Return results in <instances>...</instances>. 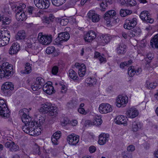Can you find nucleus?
I'll return each mask as SVG.
<instances>
[{
	"instance_id": "f257e3e1",
	"label": "nucleus",
	"mask_w": 158,
	"mask_h": 158,
	"mask_svg": "<svg viewBox=\"0 0 158 158\" xmlns=\"http://www.w3.org/2000/svg\"><path fill=\"white\" fill-rule=\"evenodd\" d=\"M39 111L43 114H48L49 115L53 116L57 113V107L51 103L47 102L41 105Z\"/></svg>"
},
{
	"instance_id": "f03ea898",
	"label": "nucleus",
	"mask_w": 158,
	"mask_h": 158,
	"mask_svg": "<svg viewBox=\"0 0 158 158\" xmlns=\"http://www.w3.org/2000/svg\"><path fill=\"white\" fill-rule=\"evenodd\" d=\"M116 15L115 11L113 10H109L105 14L104 19L107 26H113L119 21V19Z\"/></svg>"
},
{
	"instance_id": "7ed1b4c3",
	"label": "nucleus",
	"mask_w": 158,
	"mask_h": 158,
	"mask_svg": "<svg viewBox=\"0 0 158 158\" xmlns=\"http://www.w3.org/2000/svg\"><path fill=\"white\" fill-rule=\"evenodd\" d=\"M12 66L7 62L0 65V78L12 76L13 74Z\"/></svg>"
},
{
	"instance_id": "20e7f679",
	"label": "nucleus",
	"mask_w": 158,
	"mask_h": 158,
	"mask_svg": "<svg viewBox=\"0 0 158 158\" xmlns=\"http://www.w3.org/2000/svg\"><path fill=\"white\" fill-rule=\"evenodd\" d=\"M37 125L36 122H32L28 125H25L23 126L22 129L24 132L31 136H36L40 134V132L38 131L37 129L35 128L34 127H36Z\"/></svg>"
},
{
	"instance_id": "39448f33",
	"label": "nucleus",
	"mask_w": 158,
	"mask_h": 158,
	"mask_svg": "<svg viewBox=\"0 0 158 158\" xmlns=\"http://www.w3.org/2000/svg\"><path fill=\"white\" fill-rule=\"evenodd\" d=\"M69 39V34L68 32L59 33L55 40L54 44L61 47L64 45V43Z\"/></svg>"
},
{
	"instance_id": "423d86ee",
	"label": "nucleus",
	"mask_w": 158,
	"mask_h": 158,
	"mask_svg": "<svg viewBox=\"0 0 158 158\" xmlns=\"http://www.w3.org/2000/svg\"><path fill=\"white\" fill-rule=\"evenodd\" d=\"M29 111L28 109L24 108L19 111L20 116L21 117L22 121L25 124L28 125L29 123H31V118L28 115Z\"/></svg>"
},
{
	"instance_id": "0eeeda50",
	"label": "nucleus",
	"mask_w": 158,
	"mask_h": 158,
	"mask_svg": "<svg viewBox=\"0 0 158 158\" xmlns=\"http://www.w3.org/2000/svg\"><path fill=\"white\" fill-rule=\"evenodd\" d=\"M10 115V111L5 101L0 99V115L3 117L8 118Z\"/></svg>"
},
{
	"instance_id": "6e6552de",
	"label": "nucleus",
	"mask_w": 158,
	"mask_h": 158,
	"mask_svg": "<svg viewBox=\"0 0 158 158\" xmlns=\"http://www.w3.org/2000/svg\"><path fill=\"white\" fill-rule=\"evenodd\" d=\"M38 39L41 44L47 45L49 44L52 42V37L51 35H43L42 33H40L38 34Z\"/></svg>"
},
{
	"instance_id": "1a4fd4ad",
	"label": "nucleus",
	"mask_w": 158,
	"mask_h": 158,
	"mask_svg": "<svg viewBox=\"0 0 158 158\" xmlns=\"http://www.w3.org/2000/svg\"><path fill=\"white\" fill-rule=\"evenodd\" d=\"M14 89V85L11 82H6L2 86V89L5 96H10Z\"/></svg>"
},
{
	"instance_id": "9d476101",
	"label": "nucleus",
	"mask_w": 158,
	"mask_h": 158,
	"mask_svg": "<svg viewBox=\"0 0 158 158\" xmlns=\"http://www.w3.org/2000/svg\"><path fill=\"white\" fill-rule=\"evenodd\" d=\"M34 3L36 7L41 9H47L50 5L49 0H34Z\"/></svg>"
},
{
	"instance_id": "9b49d317",
	"label": "nucleus",
	"mask_w": 158,
	"mask_h": 158,
	"mask_svg": "<svg viewBox=\"0 0 158 158\" xmlns=\"http://www.w3.org/2000/svg\"><path fill=\"white\" fill-rule=\"evenodd\" d=\"M137 19L136 18H128L125 21L124 27L127 29H131L136 25Z\"/></svg>"
},
{
	"instance_id": "f8f14e48",
	"label": "nucleus",
	"mask_w": 158,
	"mask_h": 158,
	"mask_svg": "<svg viewBox=\"0 0 158 158\" xmlns=\"http://www.w3.org/2000/svg\"><path fill=\"white\" fill-rule=\"evenodd\" d=\"M128 102V98L127 96H118L116 99V106L118 107H124L126 106Z\"/></svg>"
},
{
	"instance_id": "ddd939ff",
	"label": "nucleus",
	"mask_w": 158,
	"mask_h": 158,
	"mask_svg": "<svg viewBox=\"0 0 158 158\" xmlns=\"http://www.w3.org/2000/svg\"><path fill=\"white\" fill-rule=\"evenodd\" d=\"M98 110L101 113L105 114L111 112L113 109L112 106L108 103H102L99 105Z\"/></svg>"
},
{
	"instance_id": "4468645a",
	"label": "nucleus",
	"mask_w": 158,
	"mask_h": 158,
	"mask_svg": "<svg viewBox=\"0 0 158 158\" xmlns=\"http://www.w3.org/2000/svg\"><path fill=\"white\" fill-rule=\"evenodd\" d=\"M140 17L142 21L147 23H152L154 21L153 19L151 18L149 12L147 11H142L140 14Z\"/></svg>"
},
{
	"instance_id": "2eb2a0df",
	"label": "nucleus",
	"mask_w": 158,
	"mask_h": 158,
	"mask_svg": "<svg viewBox=\"0 0 158 158\" xmlns=\"http://www.w3.org/2000/svg\"><path fill=\"white\" fill-rule=\"evenodd\" d=\"M5 146L11 152H17L19 149V146L13 141L6 142L5 144Z\"/></svg>"
},
{
	"instance_id": "dca6fc26",
	"label": "nucleus",
	"mask_w": 158,
	"mask_h": 158,
	"mask_svg": "<svg viewBox=\"0 0 158 158\" xmlns=\"http://www.w3.org/2000/svg\"><path fill=\"white\" fill-rule=\"evenodd\" d=\"M96 37V34L93 31H89L85 35L84 39L86 42H90Z\"/></svg>"
},
{
	"instance_id": "f3484780",
	"label": "nucleus",
	"mask_w": 158,
	"mask_h": 158,
	"mask_svg": "<svg viewBox=\"0 0 158 158\" xmlns=\"http://www.w3.org/2000/svg\"><path fill=\"white\" fill-rule=\"evenodd\" d=\"M88 18L93 22L96 23L98 22L100 20V15L96 13L94 10H90L88 13Z\"/></svg>"
},
{
	"instance_id": "a211bd4d",
	"label": "nucleus",
	"mask_w": 158,
	"mask_h": 158,
	"mask_svg": "<svg viewBox=\"0 0 158 158\" xmlns=\"http://www.w3.org/2000/svg\"><path fill=\"white\" fill-rule=\"evenodd\" d=\"M43 91L47 94H51L54 91V88L52 85V83L48 82L43 85Z\"/></svg>"
},
{
	"instance_id": "6ab92c4d",
	"label": "nucleus",
	"mask_w": 158,
	"mask_h": 158,
	"mask_svg": "<svg viewBox=\"0 0 158 158\" xmlns=\"http://www.w3.org/2000/svg\"><path fill=\"white\" fill-rule=\"evenodd\" d=\"M15 16L16 19L19 21H25L27 19V16L23 10H18Z\"/></svg>"
},
{
	"instance_id": "aec40b11",
	"label": "nucleus",
	"mask_w": 158,
	"mask_h": 158,
	"mask_svg": "<svg viewBox=\"0 0 158 158\" xmlns=\"http://www.w3.org/2000/svg\"><path fill=\"white\" fill-rule=\"evenodd\" d=\"M127 116L131 118H134L139 114V111L135 108L132 107L127 112Z\"/></svg>"
},
{
	"instance_id": "412c9836",
	"label": "nucleus",
	"mask_w": 158,
	"mask_h": 158,
	"mask_svg": "<svg viewBox=\"0 0 158 158\" xmlns=\"http://www.w3.org/2000/svg\"><path fill=\"white\" fill-rule=\"evenodd\" d=\"M20 49V45L17 42L13 43L9 50V52L10 54L13 55L16 53Z\"/></svg>"
},
{
	"instance_id": "4be33fe9",
	"label": "nucleus",
	"mask_w": 158,
	"mask_h": 158,
	"mask_svg": "<svg viewBox=\"0 0 158 158\" xmlns=\"http://www.w3.org/2000/svg\"><path fill=\"white\" fill-rule=\"evenodd\" d=\"M109 135L108 134H101L99 136V139L98 141V143L101 145L105 144L108 141Z\"/></svg>"
},
{
	"instance_id": "5701e85b",
	"label": "nucleus",
	"mask_w": 158,
	"mask_h": 158,
	"mask_svg": "<svg viewBox=\"0 0 158 158\" xmlns=\"http://www.w3.org/2000/svg\"><path fill=\"white\" fill-rule=\"evenodd\" d=\"M117 124H123L126 126L127 125V118L123 115L117 116L115 119Z\"/></svg>"
},
{
	"instance_id": "b1692460",
	"label": "nucleus",
	"mask_w": 158,
	"mask_h": 158,
	"mask_svg": "<svg viewBox=\"0 0 158 158\" xmlns=\"http://www.w3.org/2000/svg\"><path fill=\"white\" fill-rule=\"evenodd\" d=\"M0 36L3 40H6V41H7V44H8L10 37L9 31L7 30H1L0 31Z\"/></svg>"
},
{
	"instance_id": "393cba45",
	"label": "nucleus",
	"mask_w": 158,
	"mask_h": 158,
	"mask_svg": "<svg viewBox=\"0 0 158 158\" xmlns=\"http://www.w3.org/2000/svg\"><path fill=\"white\" fill-rule=\"evenodd\" d=\"M102 122V120L101 119V117L100 116H96L94 117V120L93 123L90 121H88L87 123L89 125L91 124L98 126L101 125Z\"/></svg>"
},
{
	"instance_id": "a878e982",
	"label": "nucleus",
	"mask_w": 158,
	"mask_h": 158,
	"mask_svg": "<svg viewBox=\"0 0 158 158\" xmlns=\"http://www.w3.org/2000/svg\"><path fill=\"white\" fill-rule=\"evenodd\" d=\"M79 141V136L74 134L70 135V144L76 145Z\"/></svg>"
},
{
	"instance_id": "bb28decb",
	"label": "nucleus",
	"mask_w": 158,
	"mask_h": 158,
	"mask_svg": "<svg viewBox=\"0 0 158 158\" xmlns=\"http://www.w3.org/2000/svg\"><path fill=\"white\" fill-rule=\"evenodd\" d=\"M142 124L139 122L134 121L132 123L131 126L132 130L134 132L139 131L142 127Z\"/></svg>"
},
{
	"instance_id": "cd10ccee",
	"label": "nucleus",
	"mask_w": 158,
	"mask_h": 158,
	"mask_svg": "<svg viewBox=\"0 0 158 158\" xmlns=\"http://www.w3.org/2000/svg\"><path fill=\"white\" fill-rule=\"evenodd\" d=\"M26 36L25 31L23 30L18 31L15 35L17 40H22L25 39Z\"/></svg>"
},
{
	"instance_id": "c85d7f7f",
	"label": "nucleus",
	"mask_w": 158,
	"mask_h": 158,
	"mask_svg": "<svg viewBox=\"0 0 158 158\" xmlns=\"http://www.w3.org/2000/svg\"><path fill=\"white\" fill-rule=\"evenodd\" d=\"M117 50L118 54H124L126 51V46L122 43H120L117 48Z\"/></svg>"
},
{
	"instance_id": "c756f323",
	"label": "nucleus",
	"mask_w": 158,
	"mask_h": 158,
	"mask_svg": "<svg viewBox=\"0 0 158 158\" xmlns=\"http://www.w3.org/2000/svg\"><path fill=\"white\" fill-rule=\"evenodd\" d=\"M114 35H111L109 34H106L102 36V42L103 44H107L109 43L111 40L114 37Z\"/></svg>"
},
{
	"instance_id": "7c9ffc66",
	"label": "nucleus",
	"mask_w": 158,
	"mask_h": 158,
	"mask_svg": "<svg viewBox=\"0 0 158 158\" xmlns=\"http://www.w3.org/2000/svg\"><path fill=\"white\" fill-rule=\"evenodd\" d=\"M150 45L152 48L155 47L156 48H158V34L154 35L151 39Z\"/></svg>"
},
{
	"instance_id": "2f4dec72",
	"label": "nucleus",
	"mask_w": 158,
	"mask_h": 158,
	"mask_svg": "<svg viewBox=\"0 0 158 158\" xmlns=\"http://www.w3.org/2000/svg\"><path fill=\"white\" fill-rule=\"evenodd\" d=\"M31 72V68L29 63H27L25 64L24 69L20 71L22 74H28Z\"/></svg>"
},
{
	"instance_id": "473e14b6",
	"label": "nucleus",
	"mask_w": 158,
	"mask_h": 158,
	"mask_svg": "<svg viewBox=\"0 0 158 158\" xmlns=\"http://www.w3.org/2000/svg\"><path fill=\"white\" fill-rule=\"evenodd\" d=\"M94 57L98 58L101 63H105L106 61V59L104 57V56L101 55L99 52H95L94 53Z\"/></svg>"
},
{
	"instance_id": "72a5a7b5",
	"label": "nucleus",
	"mask_w": 158,
	"mask_h": 158,
	"mask_svg": "<svg viewBox=\"0 0 158 158\" xmlns=\"http://www.w3.org/2000/svg\"><path fill=\"white\" fill-rule=\"evenodd\" d=\"M158 84V81H157L153 82H150L149 81H147L145 86L146 87L149 89H154L157 86Z\"/></svg>"
},
{
	"instance_id": "f704fd0d",
	"label": "nucleus",
	"mask_w": 158,
	"mask_h": 158,
	"mask_svg": "<svg viewBox=\"0 0 158 158\" xmlns=\"http://www.w3.org/2000/svg\"><path fill=\"white\" fill-rule=\"evenodd\" d=\"M85 82L87 86H92L96 84V80L94 78H88L85 80Z\"/></svg>"
},
{
	"instance_id": "c9c22d12",
	"label": "nucleus",
	"mask_w": 158,
	"mask_h": 158,
	"mask_svg": "<svg viewBox=\"0 0 158 158\" xmlns=\"http://www.w3.org/2000/svg\"><path fill=\"white\" fill-rule=\"evenodd\" d=\"M52 4L54 6H59L65 2V0H51Z\"/></svg>"
},
{
	"instance_id": "e433bc0d",
	"label": "nucleus",
	"mask_w": 158,
	"mask_h": 158,
	"mask_svg": "<svg viewBox=\"0 0 158 158\" xmlns=\"http://www.w3.org/2000/svg\"><path fill=\"white\" fill-rule=\"evenodd\" d=\"M54 19V17L53 16H49L48 17H45L43 19L44 23L47 24H50L53 21Z\"/></svg>"
},
{
	"instance_id": "4c0bfd02",
	"label": "nucleus",
	"mask_w": 158,
	"mask_h": 158,
	"mask_svg": "<svg viewBox=\"0 0 158 158\" xmlns=\"http://www.w3.org/2000/svg\"><path fill=\"white\" fill-rule=\"evenodd\" d=\"M70 78L73 80H77L78 77L77 73L72 69H70Z\"/></svg>"
},
{
	"instance_id": "58836bf2",
	"label": "nucleus",
	"mask_w": 158,
	"mask_h": 158,
	"mask_svg": "<svg viewBox=\"0 0 158 158\" xmlns=\"http://www.w3.org/2000/svg\"><path fill=\"white\" fill-rule=\"evenodd\" d=\"M2 23L4 25L9 24L11 22L10 18L5 16H3L2 17Z\"/></svg>"
},
{
	"instance_id": "ea45409f",
	"label": "nucleus",
	"mask_w": 158,
	"mask_h": 158,
	"mask_svg": "<svg viewBox=\"0 0 158 158\" xmlns=\"http://www.w3.org/2000/svg\"><path fill=\"white\" fill-rule=\"evenodd\" d=\"M132 35L133 36H138L141 33V31L139 28H135L132 32Z\"/></svg>"
},
{
	"instance_id": "a19ab883",
	"label": "nucleus",
	"mask_w": 158,
	"mask_h": 158,
	"mask_svg": "<svg viewBox=\"0 0 158 158\" xmlns=\"http://www.w3.org/2000/svg\"><path fill=\"white\" fill-rule=\"evenodd\" d=\"M42 87L41 86L39 85L38 83L34 81L32 84L31 88L34 91H37Z\"/></svg>"
},
{
	"instance_id": "79ce46f5",
	"label": "nucleus",
	"mask_w": 158,
	"mask_h": 158,
	"mask_svg": "<svg viewBox=\"0 0 158 158\" xmlns=\"http://www.w3.org/2000/svg\"><path fill=\"white\" fill-rule=\"evenodd\" d=\"M75 66L78 68V70L86 71L85 66L83 64H80L78 63H77L75 64Z\"/></svg>"
},
{
	"instance_id": "37998d69",
	"label": "nucleus",
	"mask_w": 158,
	"mask_h": 158,
	"mask_svg": "<svg viewBox=\"0 0 158 158\" xmlns=\"http://www.w3.org/2000/svg\"><path fill=\"white\" fill-rule=\"evenodd\" d=\"M128 73L130 77L133 76L135 73L133 66H131L128 68Z\"/></svg>"
},
{
	"instance_id": "c03bdc74",
	"label": "nucleus",
	"mask_w": 158,
	"mask_h": 158,
	"mask_svg": "<svg viewBox=\"0 0 158 158\" xmlns=\"http://www.w3.org/2000/svg\"><path fill=\"white\" fill-rule=\"evenodd\" d=\"M126 5L129 6H135L136 4V2L135 0H126Z\"/></svg>"
},
{
	"instance_id": "a18cd8bd",
	"label": "nucleus",
	"mask_w": 158,
	"mask_h": 158,
	"mask_svg": "<svg viewBox=\"0 0 158 158\" xmlns=\"http://www.w3.org/2000/svg\"><path fill=\"white\" fill-rule=\"evenodd\" d=\"M35 81L42 87L44 82V80L41 77H39L36 78Z\"/></svg>"
},
{
	"instance_id": "49530a36",
	"label": "nucleus",
	"mask_w": 158,
	"mask_h": 158,
	"mask_svg": "<svg viewBox=\"0 0 158 158\" xmlns=\"http://www.w3.org/2000/svg\"><path fill=\"white\" fill-rule=\"evenodd\" d=\"M38 43H33L29 44L27 45L28 47L33 50L36 49L38 48Z\"/></svg>"
},
{
	"instance_id": "de8ad7c7",
	"label": "nucleus",
	"mask_w": 158,
	"mask_h": 158,
	"mask_svg": "<svg viewBox=\"0 0 158 158\" xmlns=\"http://www.w3.org/2000/svg\"><path fill=\"white\" fill-rule=\"evenodd\" d=\"M55 50L54 47L52 46H50L48 47L46 49V52L48 54H50L52 53Z\"/></svg>"
},
{
	"instance_id": "09e8293b",
	"label": "nucleus",
	"mask_w": 158,
	"mask_h": 158,
	"mask_svg": "<svg viewBox=\"0 0 158 158\" xmlns=\"http://www.w3.org/2000/svg\"><path fill=\"white\" fill-rule=\"evenodd\" d=\"M69 22V19L67 18H64L61 19L60 21V25L64 26L67 25Z\"/></svg>"
},
{
	"instance_id": "8fccbe9b",
	"label": "nucleus",
	"mask_w": 158,
	"mask_h": 158,
	"mask_svg": "<svg viewBox=\"0 0 158 158\" xmlns=\"http://www.w3.org/2000/svg\"><path fill=\"white\" fill-rule=\"evenodd\" d=\"M59 85L61 87V92L63 93H65L67 89L66 87L64 84L63 82L60 83Z\"/></svg>"
},
{
	"instance_id": "3c124183",
	"label": "nucleus",
	"mask_w": 158,
	"mask_h": 158,
	"mask_svg": "<svg viewBox=\"0 0 158 158\" xmlns=\"http://www.w3.org/2000/svg\"><path fill=\"white\" fill-rule=\"evenodd\" d=\"M109 3L108 2H105L104 1H103L102 3L100 4V7L102 8L101 10L102 11H104L105 10V9L106 7H107V4Z\"/></svg>"
},
{
	"instance_id": "603ef678",
	"label": "nucleus",
	"mask_w": 158,
	"mask_h": 158,
	"mask_svg": "<svg viewBox=\"0 0 158 158\" xmlns=\"http://www.w3.org/2000/svg\"><path fill=\"white\" fill-rule=\"evenodd\" d=\"M58 70H59V68L57 66H54L52 69V73L54 75H56V74H57V73L58 72Z\"/></svg>"
},
{
	"instance_id": "864d4df0",
	"label": "nucleus",
	"mask_w": 158,
	"mask_h": 158,
	"mask_svg": "<svg viewBox=\"0 0 158 158\" xmlns=\"http://www.w3.org/2000/svg\"><path fill=\"white\" fill-rule=\"evenodd\" d=\"M6 40H3V39L0 36V47L6 45L8 44Z\"/></svg>"
},
{
	"instance_id": "5fc2aeb1",
	"label": "nucleus",
	"mask_w": 158,
	"mask_h": 158,
	"mask_svg": "<svg viewBox=\"0 0 158 158\" xmlns=\"http://www.w3.org/2000/svg\"><path fill=\"white\" fill-rule=\"evenodd\" d=\"M40 148L39 146L37 145H35L34 147V152L35 154H38L40 155Z\"/></svg>"
},
{
	"instance_id": "6e6d98bb",
	"label": "nucleus",
	"mask_w": 158,
	"mask_h": 158,
	"mask_svg": "<svg viewBox=\"0 0 158 158\" xmlns=\"http://www.w3.org/2000/svg\"><path fill=\"white\" fill-rule=\"evenodd\" d=\"M122 155L123 158H131L132 157V155L131 154H127L124 152H122Z\"/></svg>"
},
{
	"instance_id": "4d7b16f0",
	"label": "nucleus",
	"mask_w": 158,
	"mask_h": 158,
	"mask_svg": "<svg viewBox=\"0 0 158 158\" xmlns=\"http://www.w3.org/2000/svg\"><path fill=\"white\" fill-rule=\"evenodd\" d=\"M61 133V132L60 131H58L54 133L52 136L59 139Z\"/></svg>"
},
{
	"instance_id": "13d9d810",
	"label": "nucleus",
	"mask_w": 158,
	"mask_h": 158,
	"mask_svg": "<svg viewBox=\"0 0 158 158\" xmlns=\"http://www.w3.org/2000/svg\"><path fill=\"white\" fill-rule=\"evenodd\" d=\"M35 8L32 6H29L27 8V12L29 14V15H32L33 12H34Z\"/></svg>"
},
{
	"instance_id": "bf43d9fd",
	"label": "nucleus",
	"mask_w": 158,
	"mask_h": 158,
	"mask_svg": "<svg viewBox=\"0 0 158 158\" xmlns=\"http://www.w3.org/2000/svg\"><path fill=\"white\" fill-rule=\"evenodd\" d=\"M26 6L25 4L23 3H20L18 6V10H23L26 8Z\"/></svg>"
},
{
	"instance_id": "052dcab7",
	"label": "nucleus",
	"mask_w": 158,
	"mask_h": 158,
	"mask_svg": "<svg viewBox=\"0 0 158 158\" xmlns=\"http://www.w3.org/2000/svg\"><path fill=\"white\" fill-rule=\"evenodd\" d=\"M135 147L132 145H130L127 147V150L129 152H133L135 151Z\"/></svg>"
},
{
	"instance_id": "680f3d73",
	"label": "nucleus",
	"mask_w": 158,
	"mask_h": 158,
	"mask_svg": "<svg viewBox=\"0 0 158 158\" xmlns=\"http://www.w3.org/2000/svg\"><path fill=\"white\" fill-rule=\"evenodd\" d=\"M96 150V147L93 145L90 146L89 148V151L90 153L94 152Z\"/></svg>"
},
{
	"instance_id": "e2e57ef3",
	"label": "nucleus",
	"mask_w": 158,
	"mask_h": 158,
	"mask_svg": "<svg viewBox=\"0 0 158 158\" xmlns=\"http://www.w3.org/2000/svg\"><path fill=\"white\" fill-rule=\"evenodd\" d=\"M71 20V23L73 24V25H75L76 26V19L75 18H74V17L72 16H70V20Z\"/></svg>"
},
{
	"instance_id": "0e129e2a",
	"label": "nucleus",
	"mask_w": 158,
	"mask_h": 158,
	"mask_svg": "<svg viewBox=\"0 0 158 158\" xmlns=\"http://www.w3.org/2000/svg\"><path fill=\"white\" fill-rule=\"evenodd\" d=\"M58 139L52 136L51 138V140L52 143L55 145H56L58 144Z\"/></svg>"
},
{
	"instance_id": "69168bd1",
	"label": "nucleus",
	"mask_w": 158,
	"mask_h": 158,
	"mask_svg": "<svg viewBox=\"0 0 158 158\" xmlns=\"http://www.w3.org/2000/svg\"><path fill=\"white\" fill-rule=\"evenodd\" d=\"M69 120L67 118H64L62 121V125L63 126H65L69 123Z\"/></svg>"
},
{
	"instance_id": "338daca9",
	"label": "nucleus",
	"mask_w": 158,
	"mask_h": 158,
	"mask_svg": "<svg viewBox=\"0 0 158 158\" xmlns=\"http://www.w3.org/2000/svg\"><path fill=\"white\" fill-rule=\"evenodd\" d=\"M78 112L80 114H85L87 112L83 108H79L78 109Z\"/></svg>"
},
{
	"instance_id": "774afa93",
	"label": "nucleus",
	"mask_w": 158,
	"mask_h": 158,
	"mask_svg": "<svg viewBox=\"0 0 158 158\" xmlns=\"http://www.w3.org/2000/svg\"><path fill=\"white\" fill-rule=\"evenodd\" d=\"M11 8L14 11L18 10V6L16 4H12L11 5Z\"/></svg>"
}]
</instances>
